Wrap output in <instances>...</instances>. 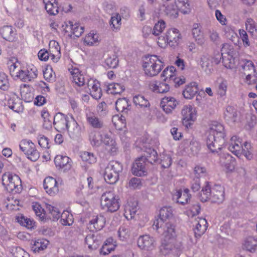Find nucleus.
<instances>
[{
    "mask_svg": "<svg viewBox=\"0 0 257 257\" xmlns=\"http://www.w3.org/2000/svg\"><path fill=\"white\" fill-rule=\"evenodd\" d=\"M22 99L26 102L31 101L34 97L32 89L29 85L22 84L19 87Z\"/></svg>",
    "mask_w": 257,
    "mask_h": 257,
    "instance_id": "c85d7f7f",
    "label": "nucleus"
},
{
    "mask_svg": "<svg viewBox=\"0 0 257 257\" xmlns=\"http://www.w3.org/2000/svg\"><path fill=\"white\" fill-rule=\"evenodd\" d=\"M178 104V102L173 97L168 96L163 98L160 102V106L165 112L172 111Z\"/></svg>",
    "mask_w": 257,
    "mask_h": 257,
    "instance_id": "b1692460",
    "label": "nucleus"
},
{
    "mask_svg": "<svg viewBox=\"0 0 257 257\" xmlns=\"http://www.w3.org/2000/svg\"><path fill=\"white\" fill-rule=\"evenodd\" d=\"M192 35L195 41L199 45H203L205 42V37L201 27L198 24H194L192 29Z\"/></svg>",
    "mask_w": 257,
    "mask_h": 257,
    "instance_id": "aec40b11",
    "label": "nucleus"
},
{
    "mask_svg": "<svg viewBox=\"0 0 257 257\" xmlns=\"http://www.w3.org/2000/svg\"><path fill=\"white\" fill-rule=\"evenodd\" d=\"M32 208L36 215L39 216L42 220H44L45 219L44 210L42 208L40 204L38 203H33Z\"/></svg>",
    "mask_w": 257,
    "mask_h": 257,
    "instance_id": "774afa93",
    "label": "nucleus"
},
{
    "mask_svg": "<svg viewBox=\"0 0 257 257\" xmlns=\"http://www.w3.org/2000/svg\"><path fill=\"white\" fill-rule=\"evenodd\" d=\"M72 82L78 86H84L88 79L86 78L84 74L77 68L72 67L69 69Z\"/></svg>",
    "mask_w": 257,
    "mask_h": 257,
    "instance_id": "ddd939ff",
    "label": "nucleus"
},
{
    "mask_svg": "<svg viewBox=\"0 0 257 257\" xmlns=\"http://www.w3.org/2000/svg\"><path fill=\"white\" fill-rule=\"evenodd\" d=\"M165 36L171 47L177 46L182 39V36L179 31L175 28H171L166 32Z\"/></svg>",
    "mask_w": 257,
    "mask_h": 257,
    "instance_id": "2eb2a0df",
    "label": "nucleus"
},
{
    "mask_svg": "<svg viewBox=\"0 0 257 257\" xmlns=\"http://www.w3.org/2000/svg\"><path fill=\"white\" fill-rule=\"evenodd\" d=\"M172 217V211L170 207H163L160 210L159 219L155 220L153 225L154 229L159 230V225L161 223H164L167 221H170V219Z\"/></svg>",
    "mask_w": 257,
    "mask_h": 257,
    "instance_id": "9b49d317",
    "label": "nucleus"
},
{
    "mask_svg": "<svg viewBox=\"0 0 257 257\" xmlns=\"http://www.w3.org/2000/svg\"><path fill=\"white\" fill-rule=\"evenodd\" d=\"M122 169V165L119 162L115 161H110L105 169V181L109 184H115L118 181L119 174Z\"/></svg>",
    "mask_w": 257,
    "mask_h": 257,
    "instance_id": "20e7f679",
    "label": "nucleus"
},
{
    "mask_svg": "<svg viewBox=\"0 0 257 257\" xmlns=\"http://www.w3.org/2000/svg\"><path fill=\"white\" fill-rule=\"evenodd\" d=\"M102 143L106 146V149L111 155L116 154L117 147L115 141L109 134H105L102 136Z\"/></svg>",
    "mask_w": 257,
    "mask_h": 257,
    "instance_id": "cd10ccee",
    "label": "nucleus"
},
{
    "mask_svg": "<svg viewBox=\"0 0 257 257\" xmlns=\"http://www.w3.org/2000/svg\"><path fill=\"white\" fill-rule=\"evenodd\" d=\"M178 8L176 5H169L166 7L165 14L171 19L176 18L178 16Z\"/></svg>",
    "mask_w": 257,
    "mask_h": 257,
    "instance_id": "09e8293b",
    "label": "nucleus"
},
{
    "mask_svg": "<svg viewBox=\"0 0 257 257\" xmlns=\"http://www.w3.org/2000/svg\"><path fill=\"white\" fill-rule=\"evenodd\" d=\"M221 53L225 67L229 69L233 68L235 63L233 58L234 54L233 47L227 43L223 44L221 49Z\"/></svg>",
    "mask_w": 257,
    "mask_h": 257,
    "instance_id": "1a4fd4ad",
    "label": "nucleus"
},
{
    "mask_svg": "<svg viewBox=\"0 0 257 257\" xmlns=\"http://www.w3.org/2000/svg\"><path fill=\"white\" fill-rule=\"evenodd\" d=\"M45 8L50 15H56L58 13V6L56 2L45 4Z\"/></svg>",
    "mask_w": 257,
    "mask_h": 257,
    "instance_id": "052dcab7",
    "label": "nucleus"
},
{
    "mask_svg": "<svg viewBox=\"0 0 257 257\" xmlns=\"http://www.w3.org/2000/svg\"><path fill=\"white\" fill-rule=\"evenodd\" d=\"M206 185L202 187V190L199 193V198L202 202H206L208 199L211 200L212 188H210L208 182H206Z\"/></svg>",
    "mask_w": 257,
    "mask_h": 257,
    "instance_id": "79ce46f5",
    "label": "nucleus"
},
{
    "mask_svg": "<svg viewBox=\"0 0 257 257\" xmlns=\"http://www.w3.org/2000/svg\"><path fill=\"white\" fill-rule=\"evenodd\" d=\"M56 167L64 171L69 170L72 167L71 159L66 156L57 155L54 159Z\"/></svg>",
    "mask_w": 257,
    "mask_h": 257,
    "instance_id": "a211bd4d",
    "label": "nucleus"
},
{
    "mask_svg": "<svg viewBox=\"0 0 257 257\" xmlns=\"http://www.w3.org/2000/svg\"><path fill=\"white\" fill-rule=\"evenodd\" d=\"M87 119L90 124L94 128H100L103 126V121L95 116L87 115Z\"/></svg>",
    "mask_w": 257,
    "mask_h": 257,
    "instance_id": "4d7b16f0",
    "label": "nucleus"
},
{
    "mask_svg": "<svg viewBox=\"0 0 257 257\" xmlns=\"http://www.w3.org/2000/svg\"><path fill=\"white\" fill-rule=\"evenodd\" d=\"M206 144L212 153H218L225 143L224 126L220 122L212 121L209 124Z\"/></svg>",
    "mask_w": 257,
    "mask_h": 257,
    "instance_id": "f257e3e1",
    "label": "nucleus"
},
{
    "mask_svg": "<svg viewBox=\"0 0 257 257\" xmlns=\"http://www.w3.org/2000/svg\"><path fill=\"white\" fill-rule=\"evenodd\" d=\"M224 199V189L220 185H215L212 188L211 200L212 202L219 203Z\"/></svg>",
    "mask_w": 257,
    "mask_h": 257,
    "instance_id": "4be33fe9",
    "label": "nucleus"
},
{
    "mask_svg": "<svg viewBox=\"0 0 257 257\" xmlns=\"http://www.w3.org/2000/svg\"><path fill=\"white\" fill-rule=\"evenodd\" d=\"M104 63L109 68H116L118 63V59L116 54L114 52H111L108 53L105 59Z\"/></svg>",
    "mask_w": 257,
    "mask_h": 257,
    "instance_id": "58836bf2",
    "label": "nucleus"
},
{
    "mask_svg": "<svg viewBox=\"0 0 257 257\" xmlns=\"http://www.w3.org/2000/svg\"><path fill=\"white\" fill-rule=\"evenodd\" d=\"M86 84L92 97L95 99H100L102 94L99 81L96 79L90 78L87 80Z\"/></svg>",
    "mask_w": 257,
    "mask_h": 257,
    "instance_id": "4468645a",
    "label": "nucleus"
},
{
    "mask_svg": "<svg viewBox=\"0 0 257 257\" xmlns=\"http://www.w3.org/2000/svg\"><path fill=\"white\" fill-rule=\"evenodd\" d=\"M124 90V87L123 85L119 83H111L108 85L107 92L108 93L112 94L113 95L119 94Z\"/></svg>",
    "mask_w": 257,
    "mask_h": 257,
    "instance_id": "c03bdc74",
    "label": "nucleus"
},
{
    "mask_svg": "<svg viewBox=\"0 0 257 257\" xmlns=\"http://www.w3.org/2000/svg\"><path fill=\"white\" fill-rule=\"evenodd\" d=\"M121 17L118 14H115L111 18L110 25L113 31H117L119 29L121 22Z\"/></svg>",
    "mask_w": 257,
    "mask_h": 257,
    "instance_id": "603ef678",
    "label": "nucleus"
},
{
    "mask_svg": "<svg viewBox=\"0 0 257 257\" xmlns=\"http://www.w3.org/2000/svg\"><path fill=\"white\" fill-rule=\"evenodd\" d=\"M119 198L112 192H105L101 197V207L107 212H114L120 207Z\"/></svg>",
    "mask_w": 257,
    "mask_h": 257,
    "instance_id": "423d86ee",
    "label": "nucleus"
},
{
    "mask_svg": "<svg viewBox=\"0 0 257 257\" xmlns=\"http://www.w3.org/2000/svg\"><path fill=\"white\" fill-rule=\"evenodd\" d=\"M105 218L102 215L94 216L89 223L88 229L91 231L101 230L105 225Z\"/></svg>",
    "mask_w": 257,
    "mask_h": 257,
    "instance_id": "5701e85b",
    "label": "nucleus"
},
{
    "mask_svg": "<svg viewBox=\"0 0 257 257\" xmlns=\"http://www.w3.org/2000/svg\"><path fill=\"white\" fill-rule=\"evenodd\" d=\"M176 68L173 66L167 67L162 73L161 77L164 81L170 82L176 75Z\"/></svg>",
    "mask_w": 257,
    "mask_h": 257,
    "instance_id": "e433bc0d",
    "label": "nucleus"
},
{
    "mask_svg": "<svg viewBox=\"0 0 257 257\" xmlns=\"http://www.w3.org/2000/svg\"><path fill=\"white\" fill-rule=\"evenodd\" d=\"M137 244L142 249L152 250L155 247V240L153 237L149 235H143L139 237Z\"/></svg>",
    "mask_w": 257,
    "mask_h": 257,
    "instance_id": "dca6fc26",
    "label": "nucleus"
},
{
    "mask_svg": "<svg viewBox=\"0 0 257 257\" xmlns=\"http://www.w3.org/2000/svg\"><path fill=\"white\" fill-rule=\"evenodd\" d=\"M143 157L145 158V162L147 161L152 164L159 161L156 151L151 148L147 150L145 156Z\"/></svg>",
    "mask_w": 257,
    "mask_h": 257,
    "instance_id": "a18cd8bd",
    "label": "nucleus"
},
{
    "mask_svg": "<svg viewBox=\"0 0 257 257\" xmlns=\"http://www.w3.org/2000/svg\"><path fill=\"white\" fill-rule=\"evenodd\" d=\"M2 184L9 192L13 194L19 193L22 190L20 178L10 172H7L3 175Z\"/></svg>",
    "mask_w": 257,
    "mask_h": 257,
    "instance_id": "7ed1b4c3",
    "label": "nucleus"
},
{
    "mask_svg": "<svg viewBox=\"0 0 257 257\" xmlns=\"http://www.w3.org/2000/svg\"><path fill=\"white\" fill-rule=\"evenodd\" d=\"M158 161L163 168L169 167L172 164V159L170 155L162 154L160 155L159 160Z\"/></svg>",
    "mask_w": 257,
    "mask_h": 257,
    "instance_id": "13d9d810",
    "label": "nucleus"
},
{
    "mask_svg": "<svg viewBox=\"0 0 257 257\" xmlns=\"http://www.w3.org/2000/svg\"><path fill=\"white\" fill-rule=\"evenodd\" d=\"M238 31V37L241 42V44H242V46L244 48L249 47L251 45V43L247 32L242 29H239Z\"/></svg>",
    "mask_w": 257,
    "mask_h": 257,
    "instance_id": "37998d69",
    "label": "nucleus"
},
{
    "mask_svg": "<svg viewBox=\"0 0 257 257\" xmlns=\"http://www.w3.org/2000/svg\"><path fill=\"white\" fill-rule=\"evenodd\" d=\"M112 122L116 129L121 131L126 126L125 117L121 113H116L112 117Z\"/></svg>",
    "mask_w": 257,
    "mask_h": 257,
    "instance_id": "473e14b6",
    "label": "nucleus"
},
{
    "mask_svg": "<svg viewBox=\"0 0 257 257\" xmlns=\"http://www.w3.org/2000/svg\"><path fill=\"white\" fill-rule=\"evenodd\" d=\"M115 108L118 112H127L131 110V105L126 99L121 98L116 101Z\"/></svg>",
    "mask_w": 257,
    "mask_h": 257,
    "instance_id": "ea45409f",
    "label": "nucleus"
},
{
    "mask_svg": "<svg viewBox=\"0 0 257 257\" xmlns=\"http://www.w3.org/2000/svg\"><path fill=\"white\" fill-rule=\"evenodd\" d=\"M80 157L83 161L89 164H94L96 162V157L92 153L83 152L81 153Z\"/></svg>",
    "mask_w": 257,
    "mask_h": 257,
    "instance_id": "6e6d98bb",
    "label": "nucleus"
},
{
    "mask_svg": "<svg viewBox=\"0 0 257 257\" xmlns=\"http://www.w3.org/2000/svg\"><path fill=\"white\" fill-rule=\"evenodd\" d=\"M134 102L136 105L139 106L142 108H149L150 106V103L148 100L140 95H136L133 98Z\"/></svg>",
    "mask_w": 257,
    "mask_h": 257,
    "instance_id": "de8ad7c7",
    "label": "nucleus"
},
{
    "mask_svg": "<svg viewBox=\"0 0 257 257\" xmlns=\"http://www.w3.org/2000/svg\"><path fill=\"white\" fill-rule=\"evenodd\" d=\"M178 7L183 14H187L190 12V4L188 0H177Z\"/></svg>",
    "mask_w": 257,
    "mask_h": 257,
    "instance_id": "338daca9",
    "label": "nucleus"
},
{
    "mask_svg": "<svg viewBox=\"0 0 257 257\" xmlns=\"http://www.w3.org/2000/svg\"><path fill=\"white\" fill-rule=\"evenodd\" d=\"M198 90L196 82H192L188 85L183 91V95L186 99L192 98Z\"/></svg>",
    "mask_w": 257,
    "mask_h": 257,
    "instance_id": "72a5a7b5",
    "label": "nucleus"
},
{
    "mask_svg": "<svg viewBox=\"0 0 257 257\" xmlns=\"http://www.w3.org/2000/svg\"><path fill=\"white\" fill-rule=\"evenodd\" d=\"M145 158L141 157L137 159L133 163L132 172L136 176H144L146 175Z\"/></svg>",
    "mask_w": 257,
    "mask_h": 257,
    "instance_id": "f3484780",
    "label": "nucleus"
},
{
    "mask_svg": "<svg viewBox=\"0 0 257 257\" xmlns=\"http://www.w3.org/2000/svg\"><path fill=\"white\" fill-rule=\"evenodd\" d=\"M20 150L27 156L30 160L35 162L40 157V153L36 146L31 141L27 139L22 140L19 145Z\"/></svg>",
    "mask_w": 257,
    "mask_h": 257,
    "instance_id": "6e6552de",
    "label": "nucleus"
},
{
    "mask_svg": "<svg viewBox=\"0 0 257 257\" xmlns=\"http://www.w3.org/2000/svg\"><path fill=\"white\" fill-rule=\"evenodd\" d=\"M89 140L92 147H98L102 143V135L96 131H91L89 135Z\"/></svg>",
    "mask_w": 257,
    "mask_h": 257,
    "instance_id": "c9c22d12",
    "label": "nucleus"
},
{
    "mask_svg": "<svg viewBox=\"0 0 257 257\" xmlns=\"http://www.w3.org/2000/svg\"><path fill=\"white\" fill-rule=\"evenodd\" d=\"M9 69L11 76L14 78L18 76V73L21 70L20 63L16 61L15 62H10L9 63Z\"/></svg>",
    "mask_w": 257,
    "mask_h": 257,
    "instance_id": "680f3d73",
    "label": "nucleus"
},
{
    "mask_svg": "<svg viewBox=\"0 0 257 257\" xmlns=\"http://www.w3.org/2000/svg\"><path fill=\"white\" fill-rule=\"evenodd\" d=\"M0 35L5 40L14 42L18 40L16 29L12 26L6 25L0 28Z\"/></svg>",
    "mask_w": 257,
    "mask_h": 257,
    "instance_id": "f8f14e48",
    "label": "nucleus"
},
{
    "mask_svg": "<svg viewBox=\"0 0 257 257\" xmlns=\"http://www.w3.org/2000/svg\"><path fill=\"white\" fill-rule=\"evenodd\" d=\"M138 210V203L136 201H130L124 206V215L127 220L135 217Z\"/></svg>",
    "mask_w": 257,
    "mask_h": 257,
    "instance_id": "a878e982",
    "label": "nucleus"
},
{
    "mask_svg": "<svg viewBox=\"0 0 257 257\" xmlns=\"http://www.w3.org/2000/svg\"><path fill=\"white\" fill-rule=\"evenodd\" d=\"M243 246L249 251H254L257 248V239L251 236L246 238L243 243Z\"/></svg>",
    "mask_w": 257,
    "mask_h": 257,
    "instance_id": "49530a36",
    "label": "nucleus"
},
{
    "mask_svg": "<svg viewBox=\"0 0 257 257\" xmlns=\"http://www.w3.org/2000/svg\"><path fill=\"white\" fill-rule=\"evenodd\" d=\"M166 28V23L163 20L159 21L155 24L153 29V34L155 36H159L161 34Z\"/></svg>",
    "mask_w": 257,
    "mask_h": 257,
    "instance_id": "e2e57ef3",
    "label": "nucleus"
},
{
    "mask_svg": "<svg viewBox=\"0 0 257 257\" xmlns=\"http://www.w3.org/2000/svg\"><path fill=\"white\" fill-rule=\"evenodd\" d=\"M164 63L157 55H151L146 57L143 64L145 74L151 77L158 75L162 69Z\"/></svg>",
    "mask_w": 257,
    "mask_h": 257,
    "instance_id": "f03ea898",
    "label": "nucleus"
},
{
    "mask_svg": "<svg viewBox=\"0 0 257 257\" xmlns=\"http://www.w3.org/2000/svg\"><path fill=\"white\" fill-rule=\"evenodd\" d=\"M86 244L88 245L89 249L94 250L97 249L100 244V241L94 235V233H90L86 235L85 238Z\"/></svg>",
    "mask_w": 257,
    "mask_h": 257,
    "instance_id": "f704fd0d",
    "label": "nucleus"
},
{
    "mask_svg": "<svg viewBox=\"0 0 257 257\" xmlns=\"http://www.w3.org/2000/svg\"><path fill=\"white\" fill-rule=\"evenodd\" d=\"M241 154L248 160L253 158V148L250 143L245 142L242 145Z\"/></svg>",
    "mask_w": 257,
    "mask_h": 257,
    "instance_id": "a19ab883",
    "label": "nucleus"
},
{
    "mask_svg": "<svg viewBox=\"0 0 257 257\" xmlns=\"http://www.w3.org/2000/svg\"><path fill=\"white\" fill-rule=\"evenodd\" d=\"M246 129H250L254 127L256 123V117L253 113H246Z\"/></svg>",
    "mask_w": 257,
    "mask_h": 257,
    "instance_id": "69168bd1",
    "label": "nucleus"
},
{
    "mask_svg": "<svg viewBox=\"0 0 257 257\" xmlns=\"http://www.w3.org/2000/svg\"><path fill=\"white\" fill-rule=\"evenodd\" d=\"M196 118V113H185L182 119V123L186 128H189L193 124Z\"/></svg>",
    "mask_w": 257,
    "mask_h": 257,
    "instance_id": "8fccbe9b",
    "label": "nucleus"
},
{
    "mask_svg": "<svg viewBox=\"0 0 257 257\" xmlns=\"http://www.w3.org/2000/svg\"><path fill=\"white\" fill-rule=\"evenodd\" d=\"M73 24L72 22H65L62 24L61 30L64 34L68 37H72V32L73 28Z\"/></svg>",
    "mask_w": 257,
    "mask_h": 257,
    "instance_id": "0e129e2a",
    "label": "nucleus"
},
{
    "mask_svg": "<svg viewBox=\"0 0 257 257\" xmlns=\"http://www.w3.org/2000/svg\"><path fill=\"white\" fill-rule=\"evenodd\" d=\"M189 190L185 189L184 190H179L174 195V198H176L178 203L185 205L188 203L190 199L191 196L189 194Z\"/></svg>",
    "mask_w": 257,
    "mask_h": 257,
    "instance_id": "c756f323",
    "label": "nucleus"
},
{
    "mask_svg": "<svg viewBox=\"0 0 257 257\" xmlns=\"http://www.w3.org/2000/svg\"><path fill=\"white\" fill-rule=\"evenodd\" d=\"M18 222L22 226H25L29 229H32L34 225L33 220H31L24 215H21L17 217Z\"/></svg>",
    "mask_w": 257,
    "mask_h": 257,
    "instance_id": "864d4df0",
    "label": "nucleus"
},
{
    "mask_svg": "<svg viewBox=\"0 0 257 257\" xmlns=\"http://www.w3.org/2000/svg\"><path fill=\"white\" fill-rule=\"evenodd\" d=\"M44 188L46 192L50 195H54L58 192L57 182L52 177L46 178L44 181Z\"/></svg>",
    "mask_w": 257,
    "mask_h": 257,
    "instance_id": "6ab92c4d",
    "label": "nucleus"
},
{
    "mask_svg": "<svg viewBox=\"0 0 257 257\" xmlns=\"http://www.w3.org/2000/svg\"><path fill=\"white\" fill-rule=\"evenodd\" d=\"M183 243L178 240L162 239L160 251L164 255H178L183 249Z\"/></svg>",
    "mask_w": 257,
    "mask_h": 257,
    "instance_id": "39448f33",
    "label": "nucleus"
},
{
    "mask_svg": "<svg viewBox=\"0 0 257 257\" xmlns=\"http://www.w3.org/2000/svg\"><path fill=\"white\" fill-rule=\"evenodd\" d=\"M49 52L50 53V59L54 63L57 62L61 57V53L60 47L57 41H50Z\"/></svg>",
    "mask_w": 257,
    "mask_h": 257,
    "instance_id": "393cba45",
    "label": "nucleus"
},
{
    "mask_svg": "<svg viewBox=\"0 0 257 257\" xmlns=\"http://www.w3.org/2000/svg\"><path fill=\"white\" fill-rule=\"evenodd\" d=\"M149 87L153 91L157 93L167 92L170 89V87L168 84L157 81L151 82Z\"/></svg>",
    "mask_w": 257,
    "mask_h": 257,
    "instance_id": "7c9ffc66",
    "label": "nucleus"
},
{
    "mask_svg": "<svg viewBox=\"0 0 257 257\" xmlns=\"http://www.w3.org/2000/svg\"><path fill=\"white\" fill-rule=\"evenodd\" d=\"M242 145L241 140L234 136L230 139L228 149L235 155L239 156L241 155Z\"/></svg>",
    "mask_w": 257,
    "mask_h": 257,
    "instance_id": "bb28decb",
    "label": "nucleus"
},
{
    "mask_svg": "<svg viewBox=\"0 0 257 257\" xmlns=\"http://www.w3.org/2000/svg\"><path fill=\"white\" fill-rule=\"evenodd\" d=\"M207 221L205 218H199L193 229L194 235L196 238L200 237L204 233L207 229Z\"/></svg>",
    "mask_w": 257,
    "mask_h": 257,
    "instance_id": "2f4dec72",
    "label": "nucleus"
},
{
    "mask_svg": "<svg viewBox=\"0 0 257 257\" xmlns=\"http://www.w3.org/2000/svg\"><path fill=\"white\" fill-rule=\"evenodd\" d=\"M255 70L254 65L251 61H247L242 67V77L247 76V77L252 76L253 80L255 78Z\"/></svg>",
    "mask_w": 257,
    "mask_h": 257,
    "instance_id": "4c0bfd02",
    "label": "nucleus"
},
{
    "mask_svg": "<svg viewBox=\"0 0 257 257\" xmlns=\"http://www.w3.org/2000/svg\"><path fill=\"white\" fill-rule=\"evenodd\" d=\"M162 228V239L175 240L177 236L176 225L171 221H168L159 225V229Z\"/></svg>",
    "mask_w": 257,
    "mask_h": 257,
    "instance_id": "9d476101",
    "label": "nucleus"
},
{
    "mask_svg": "<svg viewBox=\"0 0 257 257\" xmlns=\"http://www.w3.org/2000/svg\"><path fill=\"white\" fill-rule=\"evenodd\" d=\"M10 87V82L8 76L5 73L0 72V89L6 91Z\"/></svg>",
    "mask_w": 257,
    "mask_h": 257,
    "instance_id": "5fc2aeb1",
    "label": "nucleus"
},
{
    "mask_svg": "<svg viewBox=\"0 0 257 257\" xmlns=\"http://www.w3.org/2000/svg\"><path fill=\"white\" fill-rule=\"evenodd\" d=\"M245 31H247L250 35H253L256 31L255 22L253 19L251 18L246 19L245 22Z\"/></svg>",
    "mask_w": 257,
    "mask_h": 257,
    "instance_id": "bf43d9fd",
    "label": "nucleus"
},
{
    "mask_svg": "<svg viewBox=\"0 0 257 257\" xmlns=\"http://www.w3.org/2000/svg\"><path fill=\"white\" fill-rule=\"evenodd\" d=\"M101 41L99 33L96 31L92 30L86 34L83 38V42L85 45L88 46H97Z\"/></svg>",
    "mask_w": 257,
    "mask_h": 257,
    "instance_id": "412c9836",
    "label": "nucleus"
},
{
    "mask_svg": "<svg viewBox=\"0 0 257 257\" xmlns=\"http://www.w3.org/2000/svg\"><path fill=\"white\" fill-rule=\"evenodd\" d=\"M61 223L63 225L70 226L72 224L73 222V216L71 214H70L68 211H63L61 214Z\"/></svg>",
    "mask_w": 257,
    "mask_h": 257,
    "instance_id": "3c124183",
    "label": "nucleus"
},
{
    "mask_svg": "<svg viewBox=\"0 0 257 257\" xmlns=\"http://www.w3.org/2000/svg\"><path fill=\"white\" fill-rule=\"evenodd\" d=\"M54 123L57 124L58 126L60 127L63 130L69 131L71 125L76 127V129L78 130L77 123L71 114L65 113H56L53 116Z\"/></svg>",
    "mask_w": 257,
    "mask_h": 257,
    "instance_id": "0eeeda50",
    "label": "nucleus"
}]
</instances>
